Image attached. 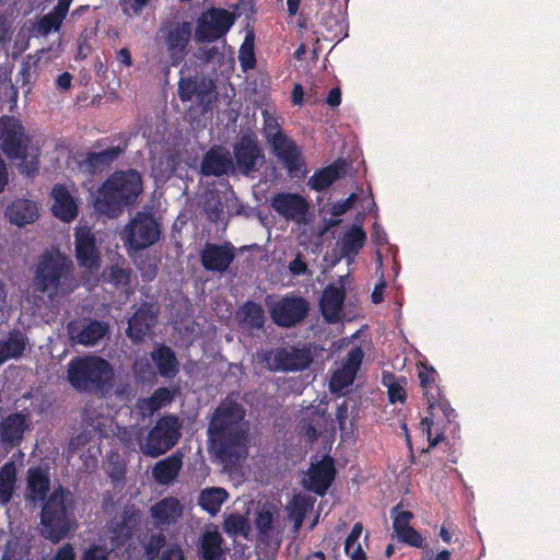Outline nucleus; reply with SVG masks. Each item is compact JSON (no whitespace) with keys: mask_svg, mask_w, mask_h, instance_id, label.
Instances as JSON below:
<instances>
[{"mask_svg":"<svg viewBox=\"0 0 560 560\" xmlns=\"http://www.w3.org/2000/svg\"><path fill=\"white\" fill-rule=\"evenodd\" d=\"M244 416L245 410L240 404L226 399L211 418L208 434L225 469L233 468L248 455V428Z\"/></svg>","mask_w":560,"mask_h":560,"instance_id":"obj_1","label":"nucleus"},{"mask_svg":"<svg viewBox=\"0 0 560 560\" xmlns=\"http://www.w3.org/2000/svg\"><path fill=\"white\" fill-rule=\"evenodd\" d=\"M182 424L176 417L166 416L161 418L156 424L144 434L143 429L130 427L118 431V438L128 448L136 445L142 454L150 457H158L171 450L180 436Z\"/></svg>","mask_w":560,"mask_h":560,"instance_id":"obj_2","label":"nucleus"},{"mask_svg":"<svg viewBox=\"0 0 560 560\" xmlns=\"http://www.w3.org/2000/svg\"><path fill=\"white\" fill-rule=\"evenodd\" d=\"M43 535L58 542L77 528L73 494L58 486L42 503Z\"/></svg>","mask_w":560,"mask_h":560,"instance_id":"obj_3","label":"nucleus"},{"mask_svg":"<svg viewBox=\"0 0 560 560\" xmlns=\"http://www.w3.org/2000/svg\"><path fill=\"white\" fill-rule=\"evenodd\" d=\"M142 191V179L133 170L114 173L100 189L96 198V209L116 217L120 209L133 202Z\"/></svg>","mask_w":560,"mask_h":560,"instance_id":"obj_4","label":"nucleus"},{"mask_svg":"<svg viewBox=\"0 0 560 560\" xmlns=\"http://www.w3.org/2000/svg\"><path fill=\"white\" fill-rule=\"evenodd\" d=\"M71 261L57 249L47 250L40 257L34 277V289L52 300L71 290Z\"/></svg>","mask_w":560,"mask_h":560,"instance_id":"obj_5","label":"nucleus"},{"mask_svg":"<svg viewBox=\"0 0 560 560\" xmlns=\"http://www.w3.org/2000/svg\"><path fill=\"white\" fill-rule=\"evenodd\" d=\"M264 136L278 161L281 162L292 177L304 175L301 148L282 130L276 116L268 109L262 110Z\"/></svg>","mask_w":560,"mask_h":560,"instance_id":"obj_6","label":"nucleus"},{"mask_svg":"<svg viewBox=\"0 0 560 560\" xmlns=\"http://www.w3.org/2000/svg\"><path fill=\"white\" fill-rule=\"evenodd\" d=\"M1 147L8 158L21 160L19 168L22 173L31 174L36 170L37 149L30 147V140L24 135L22 125L12 117L0 119Z\"/></svg>","mask_w":560,"mask_h":560,"instance_id":"obj_7","label":"nucleus"},{"mask_svg":"<svg viewBox=\"0 0 560 560\" xmlns=\"http://www.w3.org/2000/svg\"><path fill=\"white\" fill-rule=\"evenodd\" d=\"M113 376L109 363L98 357L77 358L68 369V378L80 390L98 389Z\"/></svg>","mask_w":560,"mask_h":560,"instance_id":"obj_8","label":"nucleus"},{"mask_svg":"<svg viewBox=\"0 0 560 560\" xmlns=\"http://www.w3.org/2000/svg\"><path fill=\"white\" fill-rule=\"evenodd\" d=\"M191 36L190 22L167 20L161 23L155 40L166 50L171 66L177 67L189 52Z\"/></svg>","mask_w":560,"mask_h":560,"instance_id":"obj_9","label":"nucleus"},{"mask_svg":"<svg viewBox=\"0 0 560 560\" xmlns=\"http://www.w3.org/2000/svg\"><path fill=\"white\" fill-rule=\"evenodd\" d=\"M160 228L151 214L139 212L125 228L124 242L130 249H142L160 238Z\"/></svg>","mask_w":560,"mask_h":560,"instance_id":"obj_10","label":"nucleus"},{"mask_svg":"<svg viewBox=\"0 0 560 560\" xmlns=\"http://www.w3.org/2000/svg\"><path fill=\"white\" fill-rule=\"evenodd\" d=\"M234 22V14L224 9L208 10L197 21L195 38L200 43L217 40L229 32Z\"/></svg>","mask_w":560,"mask_h":560,"instance_id":"obj_11","label":"nucleus"},{"mask_svg":"<svg viewBox=\"0 0 560 560\" xmlns=\"http://www.w3.org/2000/svg\"><path fill=\"white\" fill-rule=\"evenodd\" d=\"M262 359L273 371H300L311 364L312 354L306 349L285 347L265 353Z\"/></svg>","mask_w":560,"mask_h":560,"instance_id":"obj_12","label":"nucleus"},{"mask_svg":"<svg viewBox=\"0 0 560 560\" xmlns=\"http://www.w3.org/2000/svg\"><path fill=\"white\" fill-rule=\"evenodd\" d=\"M272 320L283 327H291L302 320L308 311L307 302L302 298L285 296L273 303L267 301Z\"/></svg>","mask_w":560,"mask_h":560,"instance_id":"obj_13","label":"nucleus"},{"mask_svg":"<svg viewBox=\"0 0 560 560\" xmlns=\"http://www.w3.org/2000/svg\"><path fill=\"white\" fill-rule=\"evenodd\" d=\"M234 158L236 167L244 175L257 172L265 163V155L252 136H243L235 143Z\"/></svg>","mask_w":560,"mask_h":560,"instance_id":"obj_14","label":"nucleus"},{"mask_svg":"<svg viewBox=\"0 0 560 560\" xmlns=\"http://www.w3.org/2000/svg\"><path fill=\"white\" fill-rule=\"evenodd\" d=\"M335 472L334 459L329 456H324L311 463V467L304 475L302 482L308 490L323 495L331 485Z\"/></svg>","mask_w":560,"mask_h":560,"instance_id":"obj_15","label":"nucleus"},{"mask_svg":"<svg viewBox=\"0 0 560 560\" xmlns=\"http://www.w3.org/2000/svg\"><path fill=\"white\" fill-rule=\"evenodd\" d=\"M270 205L271 208L285 220H291L298 224L306 222L308 203L298 194H277L271 198Z\"/></svg>","mask_w":560,"mask_h":560,"instance_id":"obj_16","label":"nucleus"},{"mask_svg":"<svg viewBox=\"0 0 560 560\" xmlns=\"http://www.w3.org/2000/svg\"><path fill=\"white\" fill-rule=\"evenodd\" d=\"M108 327L98 320H75L68 325L70 339L80 345L94 346L105 337Z\"/></svg>","mask_w":560,"mask_h":560,"instance_id":"obj_17","label":"nucleus"},{"mask_svg":"<svg viewBox=\"0 0 560 560\" xmlns=\"http://www.w3.org/2000/svg\"><path fill=\"white\" fill-rule=\"evenodd\" d=\"M363 355L364 353L359 347L349 351L346 362L332 374L330 380V389L332 392H340L353 383Z\"/></svg>","mask_w":560,"mask_h":560,"instance_id":"obj_18","label":"nucleus"},{"mask_svg":"<svg viewBox=\"0 0 560 560\" xmlns=\"http://www.w3.org/2000/svg\"><path fill=\"white\" fill-rule=\"evenodd\" d=\"M50 477L47 470L40 467H31L27 470V485L25 500L32 504L43 503L48 498Z\"/></svg>","mask_w":560,"mask_h":560,"instance_id":"obj_19","label":"nucleus"},{"mask_svg":"<svg viewBox=\"0 0 560 560\" xmlns=\"http://www.w3.org/2000/svg\"><path fill=\"white\" fill-rule=\"evenodd\" d=\"M75 249L79 262L89 268L98 267V255L95 246V237L88 226H79L75 231Z\"/></svg>","mask_w":560,"mask_h":560,"instance_id":"obj_20","label":"nucleus"},{"mask_svg":"<svg viewBox=\"0 0 560 560\" xmlns=\"http://www.w3.org/2000/svg\"><path fill=\"white\" fill-rule=\"evenodd\" d=\"M202 266L210 271H224L234 259L230 245L207 244L201 254Z\"/></svg>","mask_w":560,"mask_h":560,"instance_id":"obj_21","label":"nucleus"},{"mask_svg":"<svg viewBox=\"0 0 560 560\" xmlns=\"http://www.w3.org/2000/svg\"><path fill=\"white\" fill-rule=\"evenodd\" d=\"M156 318L152 306L141 305L128 322L127 335L133 341H140L151 332Z\"/></svg>","mask_w":560,"mask_h":560,"instance_id":"obj_22","label":"nucleus"},{"mask_svg":"<svg viewBox=\"0 0 560 560\" xmlns=\"http://www.w3.org/2000/svg\"><path fill=\"white\" fill-rule=\"evenodd\" d=\"M110 530L113 535L110 536V544L101 546H93L89 548L83 556V560H107L108 549L114 550L124 545L125 540L130 536V526H128L124 521H118L115 525H112Z\"/></svg>","mask_w":560,"mask_h":560,"instance_id":"obj_23","label":"nucleus"},{"mask_svg":"<svg viewBox=\"0 0 560 560\" xmlns=\"http://www.w3.org/2000/svg\"><path fill=\"white\" fill-rule=\"evenodd\" d=\"M150 512L156 526H168L182 517L183 505L176 498L167 497L153 504Z\"/></svg>","mask_w":560,"mask_h":560,"instance_id":"obj_24","label":"nucleus"},{"mask_svg":"<svg viewBox=\"0 0 560 560\" xmlns=\"http://www.w3.org/2000/svg\"><path fill=\"white\" fill-rule=\"evenodd\" d=\"M345 291L334 285H328L320 300V310L328 323H337L342 318V305Z\"/></svg>","mask_w":560,"mask_h":560,"instance_id":"obj_25","label":"nucleus"},{"mask_svg":"<svg viewBox=\"0 0 560 560\" xmlns=\"http://www.w3.org/2000/svg\"><path fill=\"white\" fill-rule=\"evenodd\" d=\"M234 168L230 152L224 148H213L205 155L201 172L205 175L228 174Z\"/></svg>","mask_w":560,"mask_h":560,"instance_id":"obj_26","label":"nucleus"},{"mask_svg":"<svg viewBox=\"0 0 560 560\" xmlns=\"http://www.w3.org/2000/svg\"><path fill=\"white\" fill-rule=\"evenodd\" d=\"M9 221L18 226L33 223L38 217V208L28 199H16L7 209Z\"/></svg>","mask_w":560,"mask_h":560,"instance_id":"obj_27","label":"nucleus"},{"mask_svg":"<svg viewBox=\"0 0 560 560\" xmlns=\"http://www.w3.org/2000/svg\"><path fill=\"white\" fill-rule=\"evenodd\" d=\"M72 0H59L57 5L47 14L43 15L36 23L37 32L47 36L51 32L59 31L66 19Z\"/></svg>","mask_w":560,"mask_h":560,"instance_id":"obj_28","label":"nucleus"},{"mask_svg":"<svg viewBox=\"0 0 560 560\" xmlns=\"http://www.w3.org/2000/svg\"><path fill=\"white\" fill-rule=\"evenodd\" d=\"M54 203V214L65 222H69L77 217V203L70 192L62 186H56L51 192Z\"/></svg>","mask_w":560,"mask_h":560,"instance_id":"obj_29","label":"nucleus"},{"mask_svg":"<svg viewBox=\"0 0 560 560\" xmlns=\"http://www.w3.org/2000/svg\"><path fill=\"white\" fill-rule=\"evenodd\" d=\"M26 429V418L20 413H13L7 417L0 423V439L3 443L11 446L18 445Z\"/></svg>","mask_w":560,"mask_h":560,"instance_id":"obj_30","label":"nucleus"},{"mask_svg":"<svg viewBox=\"0 0 560 560\" xmlns=\"http://www.w3.org/2000/svg\"><path fill=\"white\" fill-rule=\"evenodd\" d=\"M183 466V458L179 454H173L162 460H159L153 467V476L161 485L172 483L178 476Z\"/></svg>","mask_w":560,"mask_h":560,"instance_id":"obj_31","label":"nucleus"},{"mask_svg":"<svg viewBox=\"0 0 560 560\" xmlns=\"http://www.w3.org/2000/svg\"><path fill=\"white\" fill-rule=\"evenodd\" d=\"M347 165L345 162H336L318 172H316L310 179L308 186L317 191L329 187L334 182L339 179L346 174Z\"/></svg>","mask_w":560,"mask_h":560,"instance_id":"obj_32","label":"nucleus"},{"mask_svg":"<svg viewBox=\"0 0 560 560\" xmlns=\"http://www.w3.org/2000/svg\"><path fill=\"white\" fill-rule=\"evenodd\" d=\"M229 499V492L221 487L205 488L198 498V504L210 515H217L223 503Z\"/></svg>","mask_w":560,"mask_h":560,"instance_id":"obj_33","label":"nucleus"},{"mask_svg":"<svg viewBox=\"0 0 560 560\" xmlns=\"http://www.w3.org/2000/svg\"><path fill=\"white\" fill-rule=\"evenodd\" d=\"M16 466L14 462H8L0 469V504L10 502L16 488Z\"/></svg>","mask_w":560,"mask_h":560,"instance_id":"obj_34","label":"nucleus"},{"mask_svg":"<svg viewBox=\"0 0 560 560\" xmlns=\"http://www.w3.org/2000/svg\"><path fill=\"white\" fill-rule=\"evenodd\" d=\"M151 357L161 375L165 377L175 376L178 371V362L170 348L164 346L159 347L152 352Z\"/></svg>","mask_w":560,"mask_h":560,"instance_id":"obj_35","label":"nucleus"},{"mask_svg":"<svg viewBox=\"0 0 560 560\" xmlns=\"http://www.w3.org/2000/svg\"><path fill=\"white\" fill-rule=\"evenodd\" d=\"M366 240V234L361 226L353 225L339 241L343 256L351 257L359 253Z\"/></svg>","mask_w":560,"mask_h":560,"instance_id":"obj_36","label":"nucleus"},{"mask_svg":"<svg viewBox=\"0 0 560 560\" xmlns=\"http://www.w3.org/2000/svg\"><path fill=\"white\" fill-rule=\"evenodd\" d=\"M222 537L217 529H207L201 536L200 553L203 560H218L222 555Z\"/></svg>","mask_w":560,"mask_h":560,"instance_id":"obj_37","label":"nucleus"},{"mask_svg":"<svg viewBox=\"0 0 560 560\" xmlns=\"http://www.w3.org/2000/svg\"><path fill=\"white\" fill-rule=\"evenodd\" d=\"M25 347L26 340L23 334H10L5 340L0 341V365L9 359L21 355Z\"/></svg>","mask_w":560,"mask_h":560,"instance_id":"obj_38","label":"nucleus"},{"mask_svg":"<svg viewBox=\"0 0 560 560\" xmlns=\"http://www.w3.org/2000/svg\"><path fill=\"white\" fill-rule=\"evenodd\" d=\"M237 317L241 324L248 329H260L265 323L262 307L253 302H248L243 305Z\"/></svg>","mask_w":560,"mask_h":560,"instance_id":"obj_39","label":"nucleus"},{"mask_svg":"<svg viewBox=\"0 0 560 560\" xmlns=\"http://www.w3.org/2000/svg\"><path fill=\"white\" fill-rule=\"evenodd\" d=\"M232 195V192H225L223 196H219L211 192L208 196L205 202V211L211 221L219 222L224 219L225 212H229V207L225 203Z\"/></svg>","mask_w":560,"mask_h":560,"instance_id":"obj_40","label":"nucleus"},{"mask_svg":"<svg viewBox=\"0 0 560 560\" xmlns=\"http://www.w3.org/2000/svg\"><path fill=\"white\" fill-rule=\"evenodd\" d=\"M172 399L173 394L170 389L159 388L151 397L141 399L138 402V407L143 416H150L161 407L170 404Z\"/></svg>","mask_w":560,"mask_h":560,"instance_id":"obj_41","label":"nucleus"},{"mask_svg":"<svg viewBox=\"0 0 560 560\" xmlns=\"http://www.w3.org/2000/svg\"><path fill=\"white\" fill-rule=\"evenodd\" d=\"M363 533V526L361 523H355L346 538L345 552L351 560H366V556L362 549L359 538Z\"/></svg>","mask_w":560,"mask_h":560,"instance_id":"obj_42","label":"nucleus"},{"mask_svg":"<svg viewBox=\"0 0 560 560\" xmlns=\"http://www.w3.org/2000/svg\"><path fill=\"white\" fill-rule=\"evenodd\" d=\"M312 508V503L303 495H294L288 504L289 517L294 522V529L298 530L305 517L306 512Z\"/></svg>","mask_w":560,"mask_h":560,"instance_id":"obj_43","label":"nucleus"},{"mask_svg":"<svg viewBox=\"0 0 560 560\" xmlns=\"http://www.w3.org/2000/svg\"><path fill=\"white\" fill-rule=\"evenodd\" d=\"M119 148H109L103 150L101 152H94L89 154L86 162L92 172H96L97 170L105 167L114 160H116L120 154Z\"/></svg>","mask_w":560,"mask_h":560,"instance_id":"obj_44","label":"nucleus"},{"mask_svg":"<svg viewBox=\"0 0 560 560\" xmlns=\"http://www.w3.org/2000/svg\"><path fill=\"white\" fill-rule=\"evenodd\" d=\"M223 528L226 534L234 537H247L249 532L247 518L241 514H231L226 516Z\"/></svg>","mask_w":560,"mask_h":560,"instance_id":"obj_45","label":"nucleus"},{"mask_svg":"<svg viewBox=\"0 0 560 560\" xmlns=\"http://www.w3.org/2000/svg\"><path fill=\"white\" fill-rule=\"evenodd\" d=\"M238 59L244 70L254 68L255 54L253 37L247 35L238 51Z\"/></svg>","mask_w":560,"mask_h":560,"instance_id":"obj_46","label":"nucleus"},{"mask_svg":"<svg viewBox=\"0 0 560 560\" xmlns=\"http://www.w3.org/2000/svg\"><path fill=\"white\" fill-rule=\"evenodd\" d=\"M200 83L198 79H182L178 84V93L179 97L183 101H190L196 97L197 92L199 91Z\"/></svg>","mask_w":560,"mask_h":560,"instance_id":"obj_47","label":"nucleus"},{"mask_svg":"<svg viewBox=\"0 0 560 560\" xmlns=\"http://www.w3.org/2000/svg\"><path fill=\"white\" fill-rule=\"evenodd\" d=\"M392 516L394 517L393 527L397 534L410 527V521L412 518V513L409 511H398V508H394L392 510Z\"/></svg>","mask_w":560,"mask_h":560,"instance_id":"obj_48","label":"nucleus"},{"mask_svg":"<svg viewBox=\"0 0 560 560\" xmlns=\"http://www.w3.org/2000/svg\"><path fill=\"white\" fill-rule=\"evenodd\" d=\"M397 538L398 540L417 548H420L423 542L422 536L411 526L397 534Z\"/></svg>","mask_w":560,"mask_h":560,"instance_id":"obj_49","label":"nucleus"},{"mask_svg":"<svg viewBox=\"0 0 560 560\" xmlns=\"http://www.w3.org/2000/svg\"><path fill=\"white\" fill-rule=\"evenodd\" d=\"M109 280L117 287H126L130 280V271L119 266L110 268Z\"/></svg>","mask_w":560,"mask_h":560,"instance_id":"obj_50","label":"nucleus"},{"mask_svg":"<svg viewBox=\"0 0 560 560\" xmlns=\"http://www.w3.org/2000/svg\"><path fill=\"white\" fill-rule=\"evenodd\" d=\"M164 536L162 534L152 535L145 545V552L149 559H154L159 556L161 548L164 546Z\"/></svg>","mask_w":560,"mask_h":560,"instance_id":"obj_51","label":"nucleus"},{"mask_svg":"<svg viewBox=\"0 0 560 560\" xmlns=\"http://www.w3.org/2000/svg\"><path fill=\"white\" fill-rule=\"evenodd\" d=\"M200 88L196 94V98L201 104H209L212 102L213 97V85L210 81L201 80L199 81Z\"/></svg>","mask_w":560,"mask_h":560,"instance_id":"obj_52","label":"nucleus"},{"mask_svg":"<svg viewBox=\"0 0 560 560\" xmlns=\"http://www.w3.org/2000/svg\"><path fill=\"white\" fill-rule=\"evenodd\" d=\"M357 200V195L351 194L346 200L336 202L331 206L330 213L335 217H339L346 213L349 209L353 207V203Z\"/></svg>","mask_w":560,"mask_h":560,"instance_id":"obj_53","label":"nucleus"},{"mask_svg":"<svg viewBox=\"0 0 560 560\" xmlns=\"http://www.w3.org/2000/svg\"><path fill=\"white\" fill-rule=\"evenodd\" d=\"M272 513L269 510H261L256 518V525L261 533H267L272 525Z\"/></svg>","mask_w":560,"mask_h":560,"instance_id":"obj_54","label":"nucleus"},{"mask_svg":"<svg viewBox=\"0 0 560 560\" xmlns=\"http://www.w3.org/2000/svg\"><path fill=\"white\" fill-rule=\"evenodd\" d=\"M220 54V49L218 46H212V47H207V46H203V47H200L195 56L197 59H200L205 62H211L213 60H215V58L219 56Z\"/></svg>","mask_w":560,"mask_h":560,"instance_id":"obj_55","label":"nucleus"},{"mask_svg":"<svg viewBox=\"0 0 560 560\" xmlns=\"http://www.w3.org/2000/svg\"><path fill=\"white\" fill-rule=\"evenodd\" d=\"M421 425L423 427V430L427 431L430 447L435 446L440 441L443 440V435L441 433H433V421L428 417L421 421Z\"/></svg>","mask_w":560,"mask_h":560,"instance_id":"obj_56","label":"nucleus"},{"mask_svg":"<svg viewBox=\"0 0 560 560\" xmlns=\"http://www.w3.org/2000/svg\"><path fill=\"white\" fill-rule=\"evenodd\" d=\"M289 270L294 276H301V275L306 273L307 265L302 259L301 254H298L296 257L289 264Z\"/></svg>","mask_w":560,"mask_h":560,"instance_id":"obj_57","label":"nucleus"},{"mask_svg":"<svg viewBox=\"0 0 560 560\" xmlns=\"http://www.w3.org/2000/svg\"><path fill=\"white\" fill-rule=\"evenodd\" d=\"M143 8V5H140L135 0H125L122 4L124 13L129 16L139 15Z\"/></svg>","mask_w":560,"mask_h":560,"instance_id":"obj_58","label":"nucleus"},{"mask_svg":"<svg viewBox=\"0 0 560 560\" xmlns=\"http://www.w3.org/2000/svg\"><path fill=\"white\" fill-rule=\"evenodd\" d=\"M436 372L433 369H428L427 366H421L418 372V376L420 378L421 385L427 387L430 383L434 382V375Z\"/></svg>","mask_w":560,"mask_h":560,"instance_id":"obj_59","label":"nucleus"},{"mask_svg":"<svg viewBox=\"0 0 560 560\" xmlns=\"http://www.w3.org/2000/svg\"><path fill=\"white\" fill-rule=\"evenodd\" d=\"M165 163V168L159 171L158 166H154L153 171L160 176L161 178H167L170 177L174 170H175V160L172 156H167Z\"/></svg>","mask_w":560,"mask_h":560,"instance_id":"obj_60","label":"nucleus"},{"mask_svg":"<svg viewBox=\"0 0 560 560\" xmlns=\"http://www.w3.org/2000/svg\"><path fill=\"white\" fill-rule=\"evenodd\" d=\"M162 560H184L183 551L177 546H170L163 552Z\"/></svg>","mask_w":560,"mask_h":560,"instance_id":"obj_61","label":"nucleus"},{"mask_svg":"<svg viewBox=\"0 0 560 560\" xmlns=\"http://www.w3.org/2000/svg\"><path fill=\"white\" fill-rule=\"evenodd\" d=\"M75 555L71 545L62 546L52 560H74Z\"/></svg>","mask_w":560,"mask_h":560,"instance_id":"obj_62","label":"nucleus"},{"mask_svg":"<svg viewBox=\"0 0 560 560\" xmlns=\"http://www.w3.org/2000/svg\"><path fill=\"white\" fill-rule=\"evenodd\" d=\"M388 395L392 402L404 401L405 390L398 385L388 386Z\"/></svg>","mask_w":560,"mask_h":560,"instance_id":"obj_63","label":"nucleus"},{"mask_svg":"<svg viewBox=\"0 0 560 560\" xmlns=\"http://www.w3.org/2000/svg\"><path fill=\"white\" fill-rule=\"evenodd\" d=\"M116 58L117 61L125 67H130L132 65L131 55L127 48L119 49L116 52Z\"/></svg>","mask_w":560,"mask_h":560,"instance_id":"obj_64","label":"nucleus"}]
</instances>
